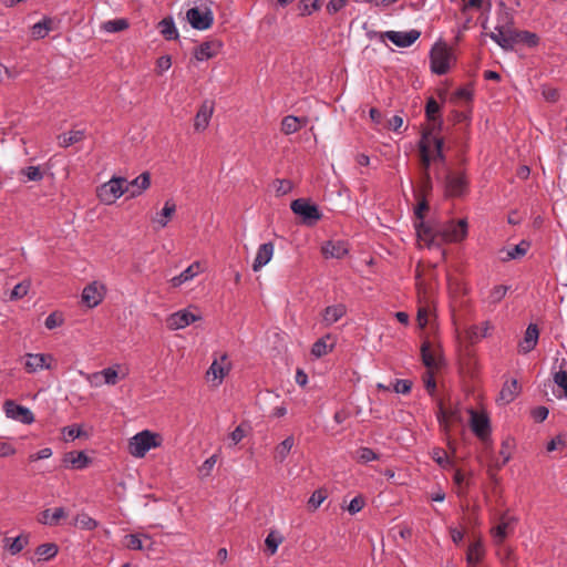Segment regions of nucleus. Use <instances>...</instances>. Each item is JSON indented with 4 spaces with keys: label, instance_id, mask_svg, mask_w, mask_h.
Segmentation results:
<instances>
[{
    "label": "nucleus",
    "instance_id": "nucleus-31",
    "mask_svg": "<svg viewBox=\"0 0 567 567\" xmlns=\"http://www.w3.org/2000/svg\"><path fill=\"white\" fill-rule=\"evenodd\" d=\"M157 27L166 40H176L178 38V32L172 17H166L161 20Z\"/></svg>",
    "mask_w": 567,
    "mask_h": 567
},
{
    "label": "nucleus",
    "instance_id": "nucleus-17",
    "mask_svg": "<svg viewBox=\"0 0 567 567\" xmlns=\"http://www.w3.org/2000/svg\"><path fill=\"white\" fill-rule=\"evenodd\" d=\"M539 339V329L536 323H529L523 340L518 342V351L520 353H529L535 349Z\"/></svg>",
    "mask_w": 567,
    "mask_h": 567
},
{
    "label": "nucleus",
    "instance_id": "nucleus-29",
    "mask_svg": "<svg viewBox=\"0 0 567 567\" xmlns=\"http://www.w3.org/2000/svg\"><path fill=\"white\" fill-rule=\"evenodd\" d=\"M516 43H525L529 48H534L539 43V37L529 31H518L513 29V47Z\"/></svg>",
    "mask_w": 567,
    "mask_h": 567
},
{
    "label": "nucleus",
    "instance_id": "nucleus-56",
    "mask_svg": "<svg viewBox=\"0 0 567 567\" xmlns=\"http://www.w3.org/2000/svg\"><path fill=\"white\" fill-rule=\"evenodd\" d=\"M29 288H30V282L29 281L19 282L12 289L10 298L12 300H18V299L23 298L24 296L28 295Z\"/></svg>",
    "mask_w": 567,
    "mask_h": 567
},
{
    "label": "nucleus",
    "instance_id": "nucleus-26",
    "mask_svg": "<svg viewBox=\"0 0 567 567\" xmlns=\"http://www.w3.org/2000/svg\"><path fill=\"white\" fill-rule=\"evenodd\" d=\"M130 185V197H136L141 195L151 185V174L144 172L138 175L135 179L128 183Z\"/></svg>",
    "mask_w": 567,
    "mask_h": 567
},
{
    "label": "nucleus",
    "instance_id": "nucleus-9",
    "mask_svg": "<svg viewBox=\"0 0 567 567\" xmlns=\"http://www.w3.org/2000/svg\"><path fill=\"white\" fill-rule=\"evenodd\" d=\"M3 410L8 417L20 421L23 424H31L34 422L33 413L28 408L17 404L12 400H7L4 402Z\"/></svg>",
    "mask_w": 567,
    "mask_h": 567
},
{
    "label": "nucleus",
    "instance_id": "nucleus-22",
    "mask_svg": "<svg viewBox=\"0 0 567 567\" xmlns=\"http://www.w3.org/2000/svg\"><path fill=\"white\" fill-rule=\"evenodd\" d=\"M63 463L65 466L71 465L74 468L82 470L91 463V460L84 452L73 451L64 454Z\"/></svg>",
    "mask_w": 567,
    "mask_h": 567
},
{
    "label": "nucleus",
    "instance_id": "nucleus-51",
    "mask_svg": "<svg viewBox=\"0 0 567 567\" xmlns=\"http://www.w3.org/2000/svg\"><path fill=\"white\" fill-rule=\"evenodd\" d=\"M417 196L421 197V199L414 209L415 218L417 219V221H415V226L420 223H425L424 214L426 210H429V203L426 200L427 196L420 195V194H417Z\"/></svg>",
    "mask_w": 567,
    "mask_h": 567
},
{
    "label": "nucleus",
    "instance_id": "nucleus-13",
    "mask_svg": "<svg viewBox=\"0 0 567 567\" xmlns=\"http://www.w3.org/2000/svg\"><path fill=\"white\" fill-rule=\"evenodd\" d=\"M436 417L441 426L444 429V431L447 433L450 431V423L456 422L461 423L463 421L461 411L457 406L454 409H446L443 404V402L439 403V410L436 413Z\"/></svg>",
    "mask_w": 567,
    "mask_h": 567
},
{
    "label": "nucleus",
    "instance_id": "nucleus-44",
    "mask_svg": "<svg viewBox=\"0 0 567 567\" xmlns=\"http://www.w3.org/2000/svg\"><path fill=\"white\" fill-rule=\"evenodd\" d=\"M380 456L370 447H360L357 451L355 460L358 463L367 464L370 461L379 460Z\"/></svg>",
    "mask_w": 567,
    "mask_h": 567
},
{
    "label": "nucleus",
    "instance_id": "nucleus-64",
    "mask_svg": "<svg viewBox=\"0 0 567 567\" xmlns=\"http://www.w3.org/2000/svg\"><path fill=\"white\" fill-rule=\"evenodd\" d=\"M554 382L564 390L565 396L567 398V372L560 370L554 374Z\"/></svg>",
    "mask_w": 567,
    "mask_h": 567
},
{
    "label": "nucleus",
    "instance_id": "nucleus-47",
    "mask_svg": "<svg viewBox=\"0 0 567 567\" xmlns=\"http://www.w3.org/2000/svg\"><path fill=\"white\" fill-rule=\"evenodd\" d=\"M431 455L434 462H436L442 468H447L452 464L447 453L441 447H434Z\"/></svg>",
    "mask_w": 567,
    "mask_h": 567
},
{
    "label": "nucleus",
    "instance_id": "nucleus-37",
    "mask_svg": "<svg viewBox=\"0 0 567 567\" xmlns=\"http://www.w3.org/2000/svg\"><path fill=\"white\" fill-rule=\"evenodd\" d=\"M514 447V440L511 437H507L502 442L499 454L503 457V461L496 462L495 467L496 471H499L512 457V449Z\"/></svg>",
    "mask_w": 567,
    "mask_h": 567
},
{
    "label": "nucleus",
    "instance_id": "nucleus-10",
    "mask_svg": "<svg viewBox=\"0 0 567 567\" xmlns=\"http://www.w3.org/2000/svg\"><path fill=\"white\" fill-rule=\"evenodd\" d=\"M223 45L219 39L208 40L195 48L193 55L197 61H206L215 58L221 51Z\"/></svg>",
    "mask_w": 567,
    "mask_h": 567
},
{
    "label": "nucleus",
    "instance_id": "nucleus-48",
    "mask_svg": "<svg viewBox=\"0 0 567 567\" xmlns=\"http://www.w3.org/2000/svg\"><path fill=\"white\" fill-rule=\"evenodd\" d=\"M505 516H506V513L502 515L501 524H498L496 527H494L492 529L493 537L495 538V542L497 544H502L507 536L506 529L508 526V522H505Z\"/></svg>",
    "mask_w": 567,
    "mask_h": 567
},
{
    "label": "nucleus",
    "instance_id": "nucleus-63",
    "mask_svg": "<svg viewBox=\"0 0 567 567\" xmlns=\"http://www.w3.org/2000/svg\"><path fill=\"white\" fill-rule=\"evenodd\" d=\"M411 389H412V381H410V380L398 379V380H395V383L393 385V390L396 393H402V394L410 393Z\"/></svg>",
    "mask_w": 567,
    "mask_h": 567
},
{
    "label": "nucleus",
    "instance_id": "nucleus-16",
    "mask_svg": "<svg viewBox=\"0 0 567 567\" xmlns=\"http://www.w3.org/2000/svg\"><path fill=\"white\" fill-rule=\"evenodd\" d=\"M214 105L215 103L213 101L206 100L203 102L194 118L195 131L203 132L207 128L214 113Z\"/></svg>",
    "mask_w": 567,
    "mask_h": 567
},
{
    "label": "nucleus",
    "instance_id": "nucleus-52",
    "mask_svg": "<svg viewBox=\"0 0 567 567\" xmlns=\"http://www.w3.org/2000/svg\"><path fill=\"white\" fill-rule=\"evenodd\" d=\"M507 290H508L507 286H504V285L495 286L488 295L489 302L493 305L501 302L504 299V297L506 296Z\"/></svg>",
    "mask_w": 567,
    "mask_h": 567
},
{
    "label": "nucleus",
    "instance_id": "nucleus-35",
    "mask_svg": "<svg viewBox=\"0 0 567 567\" xmlns=\"http://www.w3.org/2000/svg\"><path fill=\"white\" fill-rule=\"evenodd\" d=\"M52 19L51 18H44L42 21L35 23L31 28V34L33 39H43L48 35L49 31L52 30Z\"/></svg>",
    "mask_w": 567,
    "mask_h": 567
},
{
    "label": "nucleus",
    "instance_id": "nucleus-25",
    "mask_svg": "<svg viewBox=\"0 0 567 567\" xmlns=\"http://www.w3.org/2000/svg\"><path fill=\"white\" fill-rule=\"evenodd\" d=\"M308 120L306 117H297L293 115H287L281 121V132L286 135L298 132L302 126L307 125Z\"/></svg>",
    "mask_w": 567,
    "mask_h": 567
},
{
    "label": "nucleus",
    "instance_id": "nucleus-42",
    "mask_svg": "<svg viewBox=\"0 0 567 567\" xmlns=\"http://www.w3.org/2000/svg\"><path fill=\"white\" fill-rule=\"evenodd\" d=\"M529 243L528 241H520L518 245L513 247L512 249L506 251V257H503V260H511V259H517L526 255L527 250L529 249Z\"/></svg>",
    "mask_w": 567,
    "mask_h": 567
},
{
    "label": "nucleus",
    "instance_id": "nucleus-15",
    "mask_svg": "<svg viewBox=\"0 0 567 567\" xmlns=\"http://www.w3.org/2000/svg\"><path fill=\"white\" fill-rule=\"evenodd\" d=\"M420 35L421 32L417 30H411L409 32L388 31L384 33V37L399 48L410 47Z\"/></svg>",
    "mask_w": 567,
    "mask_h": 567
},
{
    "label": "nucleus",
    "instance_id": "nucleus-58",
    "mask_svg": "<svg viewBox=\"0 0 567 567\" xmlns=\"http://www.w3.org/2000/svg\"><path fill=\"white\" fill-rule=\"evenodd\" d=\"M293 188V184L289 179H276L275 181V190L278 196L286 195L290 193Z\"/></svg>",
    "mask_w": 567,
    "mask_h": 567
},
{
    "label": "nucleus",
    "instance_id": "nucleus-7",
    "mask_svg": "<svg viewBox=\"0 0 567 567\" xmlns=\"http://www.w3.org/2000/svg\"><path fill=\"white\" fill-rule=\"evenodd\" d=\"M471 415V430L472 432L483 442L486 443L491 439V422L489 417L485 412H476L474 409H470Z\"/></svg>",
    "mask_w": 567,
    "mask_h": 567
},
{
    "label": "nucleus",
    "instance_id": "nucleus-24",
    "mask_svg": "<svg viewBox=\"0 0 567 567\" xmlns=\"http://www.w3.org/2000/svg\"><path fill=\"white\" fill-rule=\"evenodd\" d=\"M497 32H492L489 34L491 39L494 40L501 48L504 50L513 49V29H501L495 27Z\"/></svg>",
    "mask_w": 567,
    "mask_h": 567
},
{
    "label": "nucleus",
    "instance_id": "nucleus-12",
    "mask_svg": "<svg viewBox=\"0 0 567 567\" xmlns=\"http://www.w3.org/2000/svg\"><path fill=\"white\" fill-rule=\"evenodd\" d=\"M231 364L228 361V355L226 353L221 354L219 359H215L210 364L209 369L206 372V377L209 379L213 377V381H216V384L221 383L225 375L230 371Z\"/></svg>",
    "mask_w": 567,
    "mask_h": 567
},
{
    "label": "nucleus",
    "instance_id": "nucleus-59",
    "mask_svg": "<svg viewBox=\"0 0 567 567\" xmlns=\"http://www.w3.org/2000/svg\"><path fill=\"white\" fill-rule=\"evenodd\" d=\"M327 498V494L322 489H317L312 493V495L310 496L309 501H308V505L309 507L315 511L317 509L321 504L322 502Z\"/></svg>",
    "mask_w": 567,
    "mask_h": 567
},
{
    "label": "nucleus",
    "instance_id": "nucleus-60",
    "mask_svg": "<svg viewBox=\"0 0 567 567\" xmlns=\"http://www.w3.org/2000/svg\"><path fill=\"white\" fill-rule=\"evenodd\" d=\"M63 322H64V319H63L62 313L52 312L47 317L44 324H45L47 329L52 330L54 328L62 326Z\"/></svg>",
    "mask_w": 567,
    "mask_h": 567
},
{
    "label": "nucleus",
    "instance_id": "nucleus-43",
    "mask_svg": "<svg viewBox=\"0 0 567 567\" xmlns=\"http://www.w3.org/2000/svg\"><path fill=\"white\" fill-rule=\"evenodd\" d=\"M100 375L104 378V382L109 385H115L118 382L117 370L113 367L103 369L101 372L93 373L91 378H99Z\"/></svg>",
    "mask_w": 567,
    "mask_h": 567
},
{
    "label": "nucleus",
    "instance_id": "nucleus-2",
    "mask_svg": "<svg viewBox=\"0 0 567 567\" xmlns=\"http://www.w3.org/2000/svg\"><path fill=\"white\" fill-rule=\"evenodd\" d=\"M162 444V436L158 433H153L144 430L135 434L128 442V452L135 457H144L145 454L153 447H158Z\"/></svg>",
    "mask_w": 567,
    "mask_h": 567
},
{
    "label": "nucleus",
    "instance_id": "nucleus-21",
    "mask_svg": "<svg viewBox=\"0 0 567 567\" xmlns=\"http://www.w3.org/2000/svg\"><path fill=\"white\" fill-rule=\"evenodd\" d=\"M520 392V386L516 379L506 381L498 394V400L504 404L513 402Z\"/></svg>",
    "mask_w": 567,
    "mask_h": 567
},
{
    "label": "nucleus",
    "instance_id": "nucleus-39",
    "mask_svg": "<svg viewBox=\"0 0 567 567\" xmlns=\"http://www.w3.org/2000/svg\"><path fill=\"white\" fill-rule=\"evenodd\" d=\"M293 446V437H286L280 444L277 445L275 450V460L282 462L287 455L290 453Z\"/></svg>",
    "mask_w": 567,
    "mask_h": 567
},
{
    "label": "nucleus",
    "instance_id": "nucleus-62",
    "mask_svg": "<svg viewBox=\"0 0 567 567\" xmlns=\"http://www.w3.org/2000/svg\"><path fill=\"white\" fill-rule=\"evenodd\" d=\"M365 505V499L362 495L355 496L349 504L348 511L350 514H357L360 512Z\"/></svg>",
    "mask_w": 567,
    "mask_h": 567
},
{
    "label": "nucleus",
    "instance_id": "nucleus-38",
    "mask_svg": "<svg viewBox=\"0 0 567 567\" xmlns=\"http://www.w3.org/2000/svg\"><path fill=\"white\" fill-rule=\"evenodd\" d=\"M73 524L84 530H94L99 526V523L86 513L78 514Z\"/></svg>",
    "mask_w": 567,
    "mask_h": 567
},
{
    "label": "nucleus",
    "instance_id": "nucleus-41",
    "mask_svg": "<svg viewBox=\"0 0 567 567\" xmlns=\"http://www.w3.org/2000/svg\"><path fill=\"white\" fill-rule=\"evenodd\" d=\"M59 551L58 546L54 543H45L37 547L35 554L42 557L44 560H49L56 556Z\"/></svg>",
    "mask_w": 567,
    "mask_h": 567
},
{
    "label": "nucleus",
    "instance_id": "nucleus-20",
    "mask_svg": "<svg viewBox=\"0 0 567 567\" xmlns=\"http://www.w3.org/2000/svg\"><path fill=\"white\" fill-rule=\"evenodd\" d=\"M347 313V307L343 303L328 306L322 311V321L326 326H331L340 320Z\"/></svg>",
    "mask_w": 567,
    "mask_h": 567
},
{
    "label": "nucleus",
    "instance_id": "nucleus-46",
    "mask_svg": "<svg viewBox=\"0 0 567 567\" xmlns=\"http://www.w3.org/2000/svg\"><path fill=\"white\" fill-rule=\"evenodd\" d=\"M284 542V537L277 532H270L266 537V546L270 555H275L278 546Z\"/></svg>",
    "mask_w": 567,
    "mask_h": 567
},
{
    "label": "nucleus",
    "instance_id": "nucleus-5",
    "mask_svg": "<svg viewBox=\"0 0 567 567\" xmlns=\"http://www.w3.org/2000/svg\"><path fill=\"white\" fill-rule=\"evenodd\" d=\"M452 53L444 42H436L430 52L431 70L437 75L446 74L450 70Z\"/></svg>",
    "mask_w": 567,
    "mask_h": 567
},
{
    "label": "nucleus",
    "instance_id": "nucleus-3",
    "mask_svg": "<svg viewBox=\"0 0 567 567\" xmlns=\"http://www.w3.org/2000/svg\"><path fill=\"white\" fill-rule=\"evenodd\" d=\"M290 208L295 215L300 217L301 224L313 227L322 218L318 205L308 198H297L291 202Z\"/></svg>",
    "mask_w": 567,
    "mask_h": 567
},
{
    "label": "nucleus",
    "instance_id": "nucleus-57",
    "mask_svg": "<svg viewBox=\"0 0 567 567\" xmlns=\"http://www.w3.org/2000/svg\"><path fill=\"white\" fill-rule=\"evenodd\" d=\"M472 99H473V86H472V84H468L466 86L457 89L454 92L451 100L452 101H455V100L472 101Z\"/></svg>",
    "mask_w": 567,
    "mask_h": 567
},
{
    "label": "nucleus",
    "instance_id": "nucleus-6",
    "mask_svg": "<svg viewBox=\"0 0 567 567\" xmlns=\"http://www.w3.org/2000/svg\"><path fill=\"white\" fill-rule=\"evenodd\" d=\"M446 197H461L468 190V181L465 172H449L444 178Z\"/></svg>",
    "mask_w": 567,
    "mask_h": 567
},
{
    "label": "nucleus",
    "instance_id": "nucleus-11",
    "mask_svg": "<svg viewBox=\"0 0 567 567\" xmlns=\"http://www.w3.org/2000/svg\"><path fill=\"white\" fill-rule=\"evenodd\" d=\"M197 320H200L199 316H196L188 310H181L168 316L166 319V324L169 330H178L189 326Z\"/></svg>",
    "mask_w": 567,
    "mask_h": 567
},
{
    "label": "nucleus",
    "instance_id": "nucleus-55",
    "mask_svg": "<svg viewBox=\"0 0 567 567\" xmlns=\"http://www.w3.org/2000/svg\"><path fill=\"white\" fill-rule=\"evenodd\" d=\"M331 350H332V346L330 347V349H328L324 338H320L312 344L311 354H313L317 358H321L322 355L327 354Z\"/></svg>",
    "mask_w": 567,
    "mask_h": 567
},
{
    "label": "nucleus",
    "instance_id": "nucleus-49",
    "mask_svg": "<svg viewBox=\"0 0 567 567\" xmlns=\"http://www.w3.org/2000/svg\"><path fill=\"white\" fill-rule=\"evenodd\" d=\"M128 21L126 19L110 20L103 24V29L107 32H120L128 28Z\"/></svg>",
    "mask_w": 567,
    "mask_h": 567
},
{
    "label": "nucleus",
    "instance_id": "nucleus-54",
    "mask_svg": "<svg viewBox=\"0 0 567 567\" xmlns=\"http://www.w3.org/2000/svg\"><path fill=\"white\" fill-rule=\"evenodd\" d=\"M28 536L20 535L11 542V544L8 546V549L11 555H17L28 545Z\"/></svg>",
    "mask_w": 567,
    "mask_h": 567
},
{
    "label": "nucleus",
    "instance_id": "nucleus-19",
    "mask_svg": "<svg viewBox=\"0 0 567 567\" xmlns=\"http://www.w3.org/2000/svg\"><path fill=\"white\" fill-rule=\"evenodd\" d=\"M274 255V244L266 243L262 244L256 255V258L252 264V270L259 271L265 265H267Z\"/></svg>",
    "mask_w": 567,
    "mask_h": 567
},
{
    "label": "nucleus",
    "instance_id": "nucleus-33",
    "mask_svg": "<svg viewBox=\"0 0 567 567\" xmlns=\"http://www.w3.org/2000/svg\"><path fill=\"white\" fill-rule=\"evenodd\" d=\"M85 136L82 130H71L58 136L59 145L62 147H69L75 143L81 142Z\"/></svg>",
    "mask_w": 567,
    "mask_h": 567
},
{
    "label": "nucleus",
    "instance_id": "nucleus-14",
    "mask_svg": "<svg viewBox=\"0 0 567 567\" xmlns=\"http://www.w3.org/2000/svg\"><path fill=\"white\" fill-rule=\"evenodd\" d=\"M105 288L103 285L92 282L87 285L82 291V301L90 308L99 306L104 297Z\"/></svg>",
    "mask_w": 567,
    "mask_h": 567
},
{
    "label": "nucleus",
    "instance_id": "nucleus-27",
    "mask_svg": "<svg viewBox=\"0 0 567 567\" xmlns=\"http://www.w3.org/2000/svg\"><path fill=\"white\" fill-rule=\"evenodd\" d=\"M442 124H443L442 121H439L437 124H432L431 126H429L422 131L421 138L417 144L419 151L422 150V146L426 151H432L431 150V147L433 145L432 138L437 137V135H435L434 133H435V131L440 132L442 130Z\"/></svg>",
    "mask_w": 567,
    "mask_h": 567
},
{
    "label": "nucleus",
    "instance_id": "nucleus-40",
    "mask_svg": "<svg viewBox=\"0 0 567 567\" xmlns=\"http://www.w3.org/2000/svg\"><path fill=\"white\" fill-rule=\"evenodd\" d=\"M440 110H441V106L440 104L435 101L434 97H430L426 102V105H425V116L426 118L430 121V122H433V124H435V122L437 121H442L439 113H440Z\"/></svg>",
    "mask_w": 567,
    "mask_h": 567
},
{
    "label": "nucleus",
    "instance_id": "nucleus-30",
    "mask_svg": "<svg viewBox=\"0 0 567 567\" xmlns=\"http://www.w3.org/2000/svg\"><path fill=\"white\" fill-rule=\"evenodd\" d=\"M176 212V204L173 199H168L165 202V205L161 213L156 215V217L153 219V221L157 223L161 228L166 227L168 224L169 218L175 214Z\"/></svg>",
    "mask_w": 567,
    "mask_h": 567
},
{
    "label": "nucleus",
    "instance_id": "nucleus-32",
    "mask_svg": "<svg viewBox=\"0 0 567 567\" xmlns=\"http://www.w3.org/2000/svg\"><path fill=\"white\" fill-rule=\"evenodd\" d=\"M24 368L29 373H33L39 369H52L51 364H44V354L43 353H37V354H28L27 361L24 363Z\"/></svg>",
    "mask_w": 567,
    "mask_h": 567
},
{
    "label": "nucleus",
    "instance_id": "nucleus-4",
    "mask_svg": "<svg viewBox=\"0 0 567 567\" xmlns=\"http://www.w3.org/2000/svg\"><path fill=\"white\" fill-rule=\"evenodd\" d=\"M130 192V185L124 177H113L107 183H104L96 189L99 199L106 204H113L123 194Z\"/></svg>",
    "mask_w": 567,
    "mask_h": 567
},
{
    "label": "nucleus",
    "instance_id": "nucleus-34",
    "mask_svg": "<svg viewBox=\"0 0 567 567\" xmlns=\"http://www.w3.org/2000/svg\"><path fill=\"white\" fill-rule=\"evenodd\" d=\"M484 549L481 542L472 543L468 546L466 561L470 566H476L483 558Z\"/></svg>",
    "mask_w": 567,
    "mask_h": 567
},
{
    "label": "nucleus",
    "instance_id": "nucleus-53",
    "mask_svg": "<svg viewBox=\"0 0 567 567\" xmlns=\"http://www.w3.org/2000/svg\"><path fill=\"white\" fill-rule=\"evenodd\" d=\"M419 156H420L421 174L430 173V168H431V164H432V151H426L422 146V150L419 151Z\"/></svg>",
    "mask_w": 567,
    "mask_h": 567
},
{
    "label": "nucleus",
    "instance_id": "nucleus-18",
    "mask_svg": "<svg viewBox=\"0 0 567 567\" xmlns=\"http://www.w3.org/2000/svg\"><path fill=\"white\" fill-rule=\"evenodd\" d=\"M321 252L326 258L340 259L348 254V244L343 240H328L321 247Z\"/></svg>",
    "mask_w": 567,
    "mask_h": 567
},
{
    "label": "nucleus",
    "instance_id": "nucleus-50",
    "mask_svg": "<svg viewBox=\"0 0 567 567\" xmlns=\"http://www.w3.org/2000/svg\"><path fill=\"white\" fill-rule=\"evenodd\" d=\"M22 176H25L28 181L39 182L43 178V172L39 166H28L20 171Z\"/></svg>",
    "mask_w": 567,
    "mask_h": 567
},
{
    "label": "nucleus",
    "instance_id": "nucleus-61",
    "mask_svg": "<svg viewBox=\"0 0 567 567\" xmlns=\"http://www.w3.org/2000/svg\"><path fill=\"white\" fill-rule=\"evenodd\" d=\"M433 189L432 178L430 173L421 174L420 195L427 196Z\"/></svg>",
    "mask_w": 567,
    "mask_h": 567
},
{
    "label": "nucleus",
    "instance_id": "nucleus-8",
    "mask_svg": "<svg viewBox=\"0 0 567 567\" xmlns=\"http://www.w3.org/2000/svg\"><path fill=\"white\" fill-rule=\"evenodd\" d=\"M186 19L192 28L196 30H207L214 23L213 11L206 6L204 10L194 7L187 10Z\"/></svg>",
    "mask_w": 567,
    "mask_h": 567
},
{
    "label": "nucleus",
    "instance_id": "nucleus-28",
    "mask_svg": "<svg viewBox=\"0 0 567 567\" xmlns=\"http://www.w3.org/2000/svg\"><path fill=\"white\" fill-rule=\"evenodd\" d=\"M200 271V264L198 261L193 262L188 266L184 271H182L178 276H175L171 279V285L174 288L179 287L184 282L193 279Z\"/></svg>",
    "mask_w": 567,
    "mask_h": 567
},
{
    "label": "nucleus",
    "instance_id": "nucleus-36",
    "mask_svg": "<svg viewBox=\"0 0 567 567\" xmlns=\"http://www.w3.org/2000/svg\"><path fill=\"white\" fill-rule=\"evenodd\" d=\"M499 12L497 18V25L501 29H512L514 24V19L512 13L507 10L505 3L503 1L499 2Z\"/></svg>",
    "mask_w": 567,
    "mask_h": 567
},
{
    "label": "nucleus",
    "instance_id": "nucleus-23",
    "mask_svg": "<svg viewBox=\"0 0 567 567\" xmlns=\"http://www.w3.org/2000/svg\"><path fill=\"white\" fill-rule=\"evenodd\" d=\"M65 517L66 512L64 511V508L56 507L52 513L50 509L42 511L38 517V522L43 525L56 526L59 525L60 519Z\"/></svg>",
    "mask_w": 567,
    "mask_h": 567
},
{
    "label": "nucleus",
    "instance_id": "nucleus-45",
    "mask_svg": "<svg viewBox=\"0 0 567 567\" xmlns=\"http://www.w3.org/2000/svg\"><path fill=\"white\" fill-rule=\"evenodd\" d=\"M421 357H422V362L423 364L427 368V369H432L434 368L436 364H435V359L433 357V353L431 351V344L429 341H424L422 343V347H421Z\"/></svg>",
    "mask_w": 567,
    "mask_h": 567
},
{
    "label": "nucleus",
    "instance_id": "nucleus-1",
    "mask_svg": "<svg viewBox=\"0 0 567 567\" xmlns=\"http://www.w3.org/2000/svg\"><path fill=\"white\" fill-rule=\"evenodd\" d=\"M416 235L427 247L441 246L443 243H460L467 236V221L460 219L457 223H420L416 225Z\"/></svg>",
    "mask_w": 567,
    "mask_h": 567
}]
</instances>
